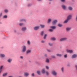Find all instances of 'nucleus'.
<instances>
[{
    "mask_svg": "<svg viewBox=\"0 0 77 77\" xmlns=\"http://www.w3.org/2000/svg\"><path fill=\"white\" fill-rule=\"evenodd\" d=\"M71 27H68L66 28V30H67V31H69L71 30Z\"/></svg>",
    "mask_w": 77,
    "mask_h": 77,
    "instance_id": "obj_19",
    "label": "nucleus"
},
{
    "mask_svg": "<svg viewBox=\"0 0 77 77\" xmlns=\"http://www.w3.org/2000/svg\"><path fill=\"white\" fill-rule=\"evenodd\" d=\"M23 24H24L23 23H20L19 24V26H23Z\"/></svg>",
    "mask_w": 77,
    "mask_h": 77,
    "instance_id": "obj_32",
    "label": "nucleus"
},
{
    "mask_svg": "<svg viewBox=\"0 0 77 77\" xmlns=\"http://www.w3.org/2000/svg\"><path fill=\"white\" fill-rule=\"evenodd\" d=\"M46 36H47V35L45 34L44 37V39H45V38H46Z\"/></svg>",
    "mask_w": 77,
    "mask_h": 77,
    "instance_id": "obj_38",
    "label": "nucleus"
},
{
    "mask_svg": "<svg viewBox=\"0 0 77 77\" xmlns=\"http://www.w3.org/2000/svg\"><path fill=\"white\" fill-rule=\"evenodd\" d=\"M77 56V55L75 54H74L72 56V58H75V57H76Z\"/></svg>",
    "mask_w": 77,
    "mask_h": 77,
    "instance_id": "obj_16",
    "label": "nucleus"
},
{
    "mask_svg": "<svg viewBox=\"0 0 77 77\" xmlns=\"http://www.w3.org/2000/svg\"><path fill=\"white\" fill-rule=\"evenodd\" d=\"M20 59H23V57L22 56H21L20 57Z\"/></svg>",
    "mask_w": 77,
    "mask_h": 77,
    "instance_id": "obj_46",
    "label": "nucleus"
},
{
    "mask_svg": "<svg viewBox=\"0 0 77 77\" xmlns=\"http://www.w3.org/2000/svg\"><path fill=\"white\" fill-rule=\"evenodd\" d=\"M75 67H76V69H77V65L75 66Z\"/></svg>",
    "mask_w": 77,
    "mask_h": 77,
    "instance_id": "obj_52",
    "label": "nucleus"
},
{
    "mask_svg": "<svg viewBox=\"0 0 77 77\" xmlns=\"http://www.w3.org/2000/svg\"><path fill=\"white\" fill-rule=\"evenodd\" d=\"M46 68L47 69H49V67L48 66H46Z\"/></svg>",
    "mask_w": 77,
    "mask_h": 77,
    "instance_id": "obj_41",
    "label": "nucleus"
},
{
    "mask_svg": "<svg viewBox=\"0 0 77 77\" xmlns=\"http://www.w3.org/2000/svg\"><path fill=\"white\" fill-rule=\"evenodd\" d=\"M46 62H47V63H48V62H49V60H48V59H47L46 60Z\"/></svg>",
    "mask_w": 77,
    "mask_h": 77,
    "instance_id": "obj_35",
    "label": "nucleus"
},
{
    "mask_svg": "<svg viewBox=\"0 0 77 77\" xmlns=\"http://www.w3.org/2000/svg\"><path fill=\"white\" fill-rule=\"evenodd\" d=\"M28 6H30V4H29V5H28Z\"/></svg>",
    "mask_w": 77,
    "mask_h": 77,
    "instance_id": "obj_51",
    "label": "nucleus"
},
{
    "mask_svg": "<svg viewBox=\"0 0 77 77\" xmlns=\"http://www.w3.org/2000/svg\"><path fill=\"white\" fill-rule=\"evenodd\" d=\"M12 59H10L8 60V62H9V63H11V62L12 61Z\"/></svg>",
    "mask_w": 77,
    "mask_h": 77,
    "instance_id": "obj_22",
    "label": "nucleus"
},
{
    "mask_svg": "<svg viewBox=\"0 0 77 77\" xmlns=\"http://www.w3.org/2000/svg\"><path fill=\"white\" fill-rule=\"evenodd\" d=\"M34 73H33L32 74V77H34Z\"/></svg>",
    "mask_w": 77,
    "mask_h": 77,
    "instance_id": "obj_44",
    "label": "nucleus"
},
{
    "mask_svg": "<svg viewBox=\"0 0 77 77\" xmlns=\"http://www.w3.org/2000/svg\"><path fill=\"white\" fill-rule=\"evenodd\" d=\"M31 53V50H27L26 51V54H29V53Z\"/></svg>",
    "mask_w": 77,
    "mask_h": 77,
    "instance_id": "obj_17",
    "label": "nucleus"
},
{
    "mask_svg": "<svg viewBox=\"0 0 77 77\" xmlns=\"http://www.w3.org/2000/svg\"><path fill=\"white\" fill-rule=\"evenodd\" d=\"M49 31L51 32H53V29H49Z\"/></svg>",
    "mask_w": 77,
    "mask_h": 77,
    "instance_id": "obj_34",
    "label": "nucleus"
},
{
    "mask_svg": "<svg viewBox=\"0 0 77 77\" xmlns=\"http://www.w3.org/2000/svg\"><path fill=\"white\" fill-rule=\"evenodd\" d=\"M38 1H41V0H38Z\"/></svg>",
    "mask_w": 77,
    "mask_h": 77,
    "instance_id": "obj_54",
    "label": "nucleus"
},
{
    "mask_svg": "<svg viewBox=\"0 0 77 77\" xmlns=\"http://www.w3.org/2000/svg\"><path fill=\"white\" fill-rule=\"evenodd\" d=\"M67 39V38L66 37L60 39V41H66Z\"/></svg>",
    "mask_w": 77,
    "mask_h": 77,
    "instance_id": "obj_3",
    "label": "nucleus"
},
{
    "mask_svg": "<svg viewBox=\"0 0 77 77\" xmlns=\"http://www.w3.org/2000/svg\"><path fill=\"white\" fill-rule=\"evenodd\" d=\"M45 57H47V55L46 54H45Z\"/></svg>",
    "mask_w": 77,
    "mask_h": 77,
    "instance_id": "obj_49",
    "label": "nucleus"
},
{
    "mask_svg": "<svg viewBox=\"0 0 77 77\" xmlns=\"http://www.w3.org/2000/svg\"><path fill=\"white\" fill-rule=\"evenodd\" d=\"M61 2H65V0H61Z\"/></svg>",
    "mask_w": 77,
    "mask_h": 77,
    "instance_id": "obj_43",
    "label": "nucleus"
},
{
    "mask_svg": "<svg viewBox=\"0 0 77 77\" xmlns=\"http://www.w3.org/2000/svg\"><path fill=\"white\" fill-rule=\"evenodd\" d=\"M68 9L69 10H70V11H71V10H72V8L71 7H68Z\"/></svg>",
    "mask_w": 77,
    "mask_h": 77,
    "instance_id": "obj_26",
    "label": "nucleus"
},
{
    "mask_svg": "<svg viewBox=\"0 0 77 77\" xmlns=\"http://www.w3.org/2000/svg\"><path fill=\"white\" fill-rule=\"evenodd\" d=\"M68 21L69 20L67 19L64 22V23H67Z\"/></svg>",
    "mask_w": 77,
    "mask_h": 77,
    "instance_id": "obj_31",
    "label": "nucleus"
},
{
    "mask_svg": "<svg viewBox=\"0 0 77 77\" xmlns=\"http://www.w3.org/2000/svg\"><path fill=\"white\" fill-rule=\"evenodd\" d=\"M62 8L63 9H64V10H66L67 8L66 6L65 5H62L61 6Z\"/></svg>",
    "mask_w": 77,
    "mask_h": 77,
    "instance_id": "obj_4",
    "label": "nucleus"
},
{
    "mask_svg": "<svg viewBox=\"0 0 77 77\" xmlns=\"http://www.w3.org/2000/svg\"><path fill=\"white\" fill-rule=\"evenodd\" d=\"M52 21V19L51 18H49L48 19V23H51V21Z\"/></svg>",
    "mask_w": 77,
    "mask_h": 77,
    "instance_id": "obj_10",
    "label": "nucleus"
},
{
    "mask_svg": "<svg viewBox=\"0 0 77 77\" xmlns=\"http://www.w3.org/2000/svg\"><path fill=\"white\" fill-rule=\"evenodd\" d=\"M8 75V73H5L4 74H3L2 76L3 77H5V76H6Z\"/></svg>",
    "mask_w": 77,
    "mask_h": 77,
    "instance_id": "obj_21",
    "label": "nucleus"
},
{
    "mask_svg": "<svg viewBox=\"0 0 77 77\" xmlns=\"http://www.w3.org/2000/svg\"><path fill=\"white\" fill-rule=\"evenodd\" d=\"M50 28H51V29H52L53 30V29H56V27L55 26H50Z\"/></svg>",
    "mask_w": 77,
    "mask_h": 77,
    "instance_id": "obj_18",
    "label": "nucleus"
},
{
    "mask_svg": "<svg viewBox=\"0 0 77 77\" xmlns=\"http://www.w3.org/2000/svg\"><path fill=\"white\" fill-rule=\"evenodd\" d=\"M27 44L29 45H30V41H29V40H28L27 41Z\"/></svg>",
    "mask_w": 77,
    "mask_h": 77,
    "instance_id": "obj_27",
    "label": "nucleus"
},
{
    "mask_svg": "<svg viewBox=\"0 0 77 77\" xmlns=\"http://www.w3.org/2000/svg\"><path fill=\"white\" fill-rule=\"evenodd\" d=\"M57 22V20H53L52 22V23L53 24H56V23Z\"/></svg>",
    "mask_w": 77,
    "mask_h": 77,
    "instance_id": "obj_8",
    "label": "nucleus"
},
{
    "mask_svg": "<svg viewBox=\"0 0 77 77\" xmlns=\"http://www.w3.org/2000/svg\"><path fill=\"white\" fill-rule=\"evenodd\" d=\"M4 12H5V13H8V9H5L4 10Z\"/></svg>",
    "mask_w": 77,
    "mask_h": 77,
    "instance_id": "obj_28",
    "label": "nucleus"
},
{
    "mask_svg": "<svg viewBox=\"0 0 77 77\" xmlns=\"http://www.w3.org/2000/svg\"><path fill=\"white\" fill-rule=\"evenodd\" d=\"M3 66H1L0 67V74L2 72V69L3 68Z\"/></svg>",
    "mask_w": 77,
    "mask_h": 77,
    "instance_id": "obj_13",
    "label": "nucleus"
},
{
    "mask_svg": "<svg viewBox=\"0 0 77 77\" xmlns=\"http://www.w3.org/2000/svg\"><path fill=\"white\" fill-rule=\"evenodd\" d=\"M71 17H72V15H69L67 17V19L69 20H71Z\"/></svg>",
    "mask_w": 77,
    "mask_h": 77,
    "instance_id": "obj_6",
    "label": "nucleus"
},
{
    "mask_svg": "<svg viewBox=\"0 0 77 77\" xmlns=\"http://www.w3.org/2000/svg\"><path fill=\"white\" fill-rule=\"evenodd\" d=\"M37 74H38V75H41V72L40 71L38 70L37 71Z\"/></svg>",
    "mask_w": 77,
    "mask_h": 77,
    "instance_id": "obj_23",
    "label": "nucleus"
},
{
    "mask_svg": "<svg viewBox=\"0 0 77 77\" xmlns=\"http://www.w3.org/2000/svg\"><path fill=\"white\" fill-rule=\"evenodd\" d=\"M26 27H23L22 28V31H23V32H24L25 31H26Z\"/></svg>",
    "mask_w": 77,
    "mask_h": 77,
    "instance_id": "obj_11",
    "label": "nucleus"
},
{
    "mask_svg": "<svg viewBox=\"0 0 77 77\" xmlns=\"http://www.w3.org/2000/svg\"><path fill=\"white\" fill-rule=\"evenodd\" d=\"M51 40H52V41H55V40H56V38L54 37H52L51 38Z\"/></svg>",
    "mask_w": 77,
    "mask_h": 77,
    "instance_id": "obj_25",
    "label": "nucleus"
},
{
    "mask_svg": "<svg viewBox=\"0 0 77 77\" xmlns=\"http://www.w3.org/2000/svg\"><path fill=\"white\" fill-rule=\"evenodd\" d=\"M64 69V68L63 67H62V68H61V70H62V72H63V69Z\"/></svg>",
    "mask_w": 77,
    "mask_h": 77,
    "instance_id": "obj_39",
    "label": "nucleus"
},
{
    "mask_svg": "<svg viewBox=\"0 0 77 77\" xmlns=\"http://www.w3.org/2000/svg\"><path fill=\"white\" fill-rule=\"evenodd\" d=\"M26 51V46H24L23 47V49L22 50V52H25Z\"/></svg>",
    "mask_w": 77,
    "mask_h": 77,
    "instance_id": "obj_2",
    "label": "nucleus"
},
{
    "mask_svg": "<svg viewBox=\"0 0 77 77\" xmlns=\"http://www.w3.org/2000/svg\"><path fill=\"white\" fill-rule=\"evenodd\" d=\"M33 29L34 30H38L39 29V26H35L34 27Z\"/></svg>",
    "mask_w": 77,
    "mask_h": 77,
    "instance_id": "obj_1",
    "label": "nucleus"
},
{
    "mask_svg": "<svg viewBox=\"0 0 77 77\" xmlns=\"http://www.w3.org/2000/svg\"><path fill=\"white\" fill-rule=\"evenodd\" d=\"M44 34V31H42L41 32V35H43V34Z\"/></svg>",
    "mask_w": 77,
    "mask_h": 77,
    "instance_id": "obj_40",
    "label": "nucleus"
},
{
    "mask_svg": "<svg viewBox=\"0 0 77 77\" xmlns=\"http://www.w3.org/2000/svg\"><path fill=\"white\" fill-rule=\"evenodd\" d=\"M57 26L60 27H62V25L61 24H58L57 25Z\"/></svg>",
    "mask_w": 77,
    "mask_h": 77,
    "instance_id": "obj_30",
    "label": "nucleus"
},
{
    "mask_svg": "<svg viewBox=\"0 0 77 77\" xmlns=\"http://www.w3.org/2000/svg\"><path fill=\"white\" fill-rule=\"evenodd\" d=\"M56 55L57 56H59V57H61V56H62V55L60 54H56Z\"/></svg>",
    "mask_w": 77,
    "mask_h": 77,
    "instance_id": "obj_24",
    "label": "nucleus"
},
{
    "mask_svg": "<svg viewBox=\"0 0 77 77\" xmlns=\"http://www.w3.org/2000/svg\"><path fill=\"white\" fill-rule=\"evenodd\" d=\"M52 0H49V1H52Z\"/></svg>",
    "mask_w": 77,
    "mask_h": 77,
    "instance_id": "obj_55",
    "label": "nucleus"
},
{
    "mask_svg": "<svg viewBox=\"0 0 77 77\" xmlns=\"http://www.w3.org/2000/svg\"><path fill=\"white\" fill-rule=\"evenodd\" d=\"M48 51H50V50H47Z\"/></svg>",
    "mask_w": 77,
    "mask_h": 77,
    "instance_id": "obj_50",
    "label": "nucleus"
},
{
    "mask_svg": "<svg viewBox=\"0 0 77 77\" xmlns=\"http://www.w3.org/2000/svg\"><path fill=\"white\" fill-rule=\"evenodd\" d=\"M8 18V16L7 15H5L3 16V18L4 19H6Z\"/></svg>",
    "mask_w": 77,
    "mask_h": 77,
    "instance_id": "obj_20",
    "label": "nucleus"
},
{
    "mask_svg": "<svg viewBox=\"0 0 77 77\" xmlns=\"http://www.w3.org/2000/svg\"><path fill=\"white\" fill-rule=\"evenodd\" d=\"M8 77H12V76H9Z\"/></svg>",
    "mask_w": 77,
    "mask_h": 77,
    "instance_id": "obj_53",
    "label": "nucleus"
},
{
    "mask_svg": "<svg viewBox=\"0 0 77 77\" xmlns=\"http://www.w3.org/2000/svg\"><path fill=\"white\" fill-rule=\"evenodd\" d=\"M76 21H77V15H76Z\"/></svg>",
    "mask_w": 77,
    "mask_h": 77,
    "instance_id": "obj_48",
    "label": "nucleus"
},
{
    "mask_svg": "<svg viewBox=\"0 0 77 77\" xmlns=\"http://www.w3.org/2000/svg\"><path fill=\"white\" fill-rule=\"evenodd\" d=\"M52 58H55L56 57L55 56H52Z\"/></svg>",
    "mask_w": 77,
    "mask_h": 77,
    "instance_id": "obj_45",
    "label": "nucleus"
},
{
    "mask_svg": "<svg viewBox=\"0 0 77 77\" xmlns=\"http://www.w3.org/2000/svg\"><path fill=\"white\" fill-rule=\"evenodd\" d=\"M66 51L67 53H72L73 52L72 50L69 49H67Z\"/></svg>",
    "mask_w": 77,
    "mask_h": 77,
    "instance_id": "obj_5",
    "label": "nucleus"
},
{
    "mask_svg": "<svg viewBox=\"0 0 77 77\" xmlns=\"http://www.w3.org/2000/svg\"><path fill=\"white\" fill-rule=\"evenodd\" d=\"M0 56L1 57H5V55L4 54H0Z\"/></svg>",
    "mask_w": 77,
    "mask_h": 77,
    "instance_id": "obj_14",
    "label": "nucleus"
},
{
    "mask_svg": "<svg viewBox=\"0 0 77 77\" xmlns=\"http://www.w3.org/2000/svg\"><path fill=\"white\" fill-rule=\"evenodd\" d=\"M2 16V13H1L0 14V17Z\"/></svg>",
    "mask_w": 77,
    "mask_h": 77,
    "instance_id": "obj_47",
    "label": "nucleus"
},
{
    "mask_svg": "<svg viewBox=\"0 0 77 77\" xmlns=\"http://www.w3.org/2000/svg\"><path fill=\"white\" fill-rule=\"evenodd\" d=\"M45 42L43 40H42L41 41V42L42 43H44V42Z\"/></svg>",
    "mask_w": 77,
    "mask_h": 77,
    "instance_id": "obj_42",
    "label": "nucleus"
},
{
    "mask_svg": "<svg viewBox=\"0 0 77 77\" xmlns=\"http://www.w3.org/2000/svg\"><path fill=\"white\" fill-rule=\"evenodd\" d=\"M52 73L53 75H56V74H57V73L54 71H53L52 72Z\"/></svg>",
    "mask_w": 77,
    "mask_h": 77,
    "instance_id": "obj_7",
    "label": "nucleus"
},
{
    "mask_svg": "<svg viewBox=\"0 0 77 77\" xmlns=\"http://www.w3.org/2000/svg\"><path fill=\"white\" fill-rule=\"evenodd\" d=\"M49 45H50V46H51L53 44H52V43H49Z\"/></svg>",
    "mask_w": 77,
    "mask_h": 77,
    "instance_id": "obj_37",
    "label": "nucleus"
},
{
    "mask_svg": "<svg viewBox=\"0 0 77 77\" xmlns=\"http://www.w3.org/2000/svg\"><path fill=\"white\" fill-rule=\"evenodd\" d=\"M29 75V74L28 72H25L24 73V76H25L26 77H27V76H28Z\"/></svg>",
    "mask_w": 77,
    "mask_h": 77,
    "instance_id": "obj_9",
    "label": "nucleus"
},
{
    "mask_svg": "<svg viewBox=\"0 0 77 77\" xmlns=\"http://www.w3.org/2000/svg\"><path fill=\"white\" fill-rule=\"evenodd\" d=\"M40 26L42 28H44L45 27V25H40Z\"/></svg>",
    "mask_w": 77,
    "mask_h": 77,
    "instance_id": "obj_29",
    "label": "nucleus"
},
{
    "mask_svg": "<svg viewBox=\"0 0 77 77\" xmlns=\"http://www.w3.org/2000/svg\"><path fill=\"white\" fill-rule=\"evenodd\" d=\"M19 21H20V22H22L23 21L26 22V19H21Z\"/></svg>",
    "mask_w": 77,
    "mask_h": 77,
    "instance_id": "obj_12",
    "label": "nucleus"
},
{
    "mask_svg": "<svg viewBox=\"0 0 77 77\" xmlns=\"http://www.w3.org/2000/svg\"><path fill=\"white\" fill-rule=\"evenodd\" d=\"M45 72V69H43L42 70V74H44Z\"/></svg>",
    "mask_w": 77,
    "mask_h": 77,
    "instance_id": "obj_15",
    "label": "nucleus"
},
{
    "mask_svg": "<svg viewBox=\"0 0 77 77\" xmlns=\"http://www.w3.org/2000/svg\"><path fill=\"white\" fill-rule=\"evenodd\" d=\"M46 74L47 75H49V72L48 71L46 72Z\"/></svg>",
    "mask_w": 77,
    "mask_h": 77,
    "instance_id": "obj_33",
    "label": "nucleus"
},
{
    "mask_svg": "<svg viewBox=\"0 0 77 77\" xmlns=\"http://www.w3.org/2000/svg\"><path fill=\"white\" fill-rule=\"evenodd\" d=\"M64 57L65 58H66V57H67V54H66L64 56Z\"/></svg>",
    "mask_w": 77,
    "mask_h": 77,
    "instance_id": "obj_36",
    "label": "nucleus"
}]
</instances>
